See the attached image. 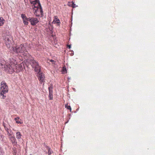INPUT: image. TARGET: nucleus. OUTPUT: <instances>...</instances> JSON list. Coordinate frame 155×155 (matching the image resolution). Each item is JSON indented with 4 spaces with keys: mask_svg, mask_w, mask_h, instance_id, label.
I'll list each match as a JSON object with an SVG mask.
<instances>
[{
    "mask_svg": "<svg viewBox=\"0 0 155 155\" xmlns=\"http://www.w3.org/2000/svg\"><path fill=\"white\" fill-rule=\"evenodd\" d=\"M5 62V64L0 63V68H4L5 71L10 74L14 72H19L23 69L24 67L22 64H18L17 61L14 58L10 59L9 63Z\"/></svg>",
    "mask_w": 155,
    "mask_h": 155,
    "instance_id": "obj_1",
    "label": "nucleus"
},
{
    "mask_svg": "<svg viewBox=\"0 0 155 155\" xmlns=\"http://www.w3.org/2000/svg\"><path fill=\"white\" fill-rule=\"evenodd\" d=\"M34 11L35 14L37 16H39L43 13L42 10L39 0H30Z\"/></svg>",
    "mask_w": 155,
    "mask_h": 155,
    "instance_id": "obj_2",
    "label": "nucleus"
},
{
    "mask_svg": "<svg viewBox=\"0 0 155 155\" xmlns=\"http://www.w3.org/2000/svg\"><path fill=\"white\" fill-rule=\"evenodd\" d=\"M13 51L16 53H22L24 56H27L28 54L26 47V45L21 44L19 46H16L13 48Z\"/></svg>",
    "mask_w": 155,
    "mask_h": 155,
    "instance_id": "obj_3",
    "label": "nucleus"
},
{
    "mask_svg": "<svg viewBox=\"0 0 155 155\" xmlns=\"http://www.w3.org/2000/svg\"><path fill=\"white\" fill-rule=\"evenodd\" d=\"M29 63L32 68L35 69V71L36 72L39 73L41 71L40 67L38 63L33 58L30 60Z\"/></svg>",
    "mask_w": 155,
    "mask_h": 155,
    "instance_id": "obj_4",
    "label": "nucleus"
},
{
    "mask_svg": "<svg viewBox=\"0 0 155 155\" xmlns=\"http://www.w3.org/2000/svg\"><path fill=\"white\" fill-rule=\"evenodd\" d=\"M1 86L0 94L2 96L3 98H4L5 97V96L4 95V94L8 92V87L6 83L4 81H2L1 83Z\"/></svg>",
    "mask_w": 155,
    "mask_h": 155,
    "instance_id": "obj_5",
    "label": "nucleus"
},
{
    "mask_svg": "<svg viewBox=\"0 0 155 155\" xmlns=\"http://www.w3.org/2000/svg\"><path fill=\"white\" fill-rule=\"evenodd\" d=\"M12 38L9 36L6 37L4 38L5 44L8 48H10L12 46Z\"/></svg>",
    "mask_w": 155,
    "mask_h": 155,
    "instance_id": "obj_6",
    "label": "nucleus"
},
{
    "mask_svg": "<svg viewBox=\"0 0 155 155\" xmlns=\"http://www.w3.org/2000/svg\"><path fill=\"white\" fill-rule=\"evenodd\" d=\"M38 73V77L39 80L41 82H44L45 81V75L42 73L40 72V71Z\"/></svg>",
    "mask_w": 155,
    "mask_h": 155,
    "instance_id": "obj_7",
    "label": "nucleus"
},
{
    "mask_svg": "<svg viewBox=\"0 0 155 155\" xmlns=\"http://www.w3.org/2000/svg\"><path fill=\"white\" fill-rule=\"evenodd\" d=\"M29 20H30V22H31V25H35L39 22L36 18L29 17Z\"/></svg>",
    "mask_w": 155,
    "mask_h": 155,
    "instance_id": "obj_8",
    "label": "nucleus"
},
{
    "mask_svg": "<svg viewBox=\"0 0 155 155\" xmlns=\"http://www.w3.org/2000/svg\"><path fill=\"white\" fill-rule=\"evenodd\" d=\"M21 17L22 18L23 21V22L25 25H28V21H30L29 18H27L25 14H22L21 15Z\"/></svg>",
    "mask_w": 155,
    "mask_h": 155,
    "instance_id": "obj_9",
    "label": "nucleus"
},
{
    "mask_svg": "<svg viewBox=\"0 0 155 155\" xmlns=\"http://www.w3.org/2000/svg\"><path fill=\"white\" fill-rule=\"evenodd\" d=\"M22 135L19 131L17 132L16 133V138L18 140L20 139L21 138Z\"/></svg>",
    "mask_w": 155,
    "mask_h": 155,
    "instance_id": "obj_10",
    "label": "nucleus"
},
{
    "mask_svg": "<svg viewBox=\"0 0 155 155\" xmlns=\"http://www.w3.org/2000/svg\"><path fill=\"white\" fill-rule=\"evenodd\" d=\"M54 21L56 24L59 25L60 23V21L58 19V17L57 16H55L54 17Z\"/></svg>",
    "mask_w": 155,
    "mask_h": 155,
    "instance_id": "obj_11",
    "label": "nucleus"
},
{
    "mask_svg": "<svg viewBox=\"0 0 155 155\" xmlns=\"http://www.w3.org/2000/svg\"><path fill=\"white\" fill-rule=\"evenodd\" d=\"M10 140L12 142L13 145H15L17 144L16 140L15 137L12 138Z\"/></svg>",
    "mask_w": 155,
    "mask_h": 155,
    "instance_id": "obj_12",
    "label": "nucleus"
},
{
    "mask_svg": "<svg viewBox=\"0 0 155 155\" xmlns=\"http://www.w3.org/2000/svg\"><path fill=\"white\" fill-rule=\"evenodd\" d=\"M49 99L50 100H52L53 99V91H49Z\"/></svg>",
    "mask_w": 155,
    "mask_h": 155,
    "instance_id": "obj_13",
    "label": "nucleus"
},
{
    "mask_svg": "<svg viewBox=\"0 0 155 155\" xmlns=\"http://www.w3.org/2000/svg\"><path fill=\"white\" fill-rule=\"evenodd\" d=\"M4 22V20L2 17L0 18V26L2 25Z\"/></svg>",
    "mask_w": 155,
    "mask_h": 155,
    "instance_id": "obj_14",
    "label": "nucleus"
},
{
    "mask_svg": "<svg viewBox=\"0 0 155 155\" xmlns=\"http://www.w3.org/2000/svg\"><path fill=\"white\" fill-rule=\"evenodd\" d=\"M65 108L67 109L68 110H70V111L71 112V107L70 106L68 105V104H66L65 105Z\"/></svg>",
    "mask_w": 155,
    "mask_h": 155,
    "instance_id": "obj_15",
    "label": "nucleus"
},
{
    "mask_svg": "<svg viewBox=\"0 0 155 155\" xmlns=\"http://www.w3.org/2000/svg\"><path fill=\"white\" fill-rule=\"evenodd\" d=\"M7 134L8 136H11V134H13V132L12 131V130H10L7 132Z\"/></svg>",
    "mask_w": 155,
    "mask_h": 155,
    "instance_id": "obj_16",
    "label": "nucleus"
},
{
    "mask_svg": "<svg viewBox=\"0 0 155 155\" xmlns=\"http://www.w3.org/2000/svg\"><path fill=\"white\" fill-rule=\"evenodd\" d=\"M53 86L52 84H51L48 87L49 91H53Z\"/></svg>",
    "mask_w": 155,
    "mask_h": 155,
    "instance_id": "obj_17",
    "label": "nucleus"
},
{
    "mask_svg": "<svg viewBox=\"0 0 155 155\" xmlns=\"http://www.w3.org/2000/svg\"><path fill=\"white\" fill-rule=\"evenodd\" d=\"M51 154V148H48V154L50 155Z\"/></svg>",
    "mask_w": 155,
    "mask_h": 155,
    "instance_id": "obj_18",
    "label": "nucleus"
},
{
    "mask_svg": "<svg viewBox=\"0 0 155 155\" xmlns=\"http://www.w3.org/2000/svg\"><path fill=\"white\" fill-rule=\"evenodd\" d=\"M62 71L64 73H67L66 69L65 67H63Z\"/></svg>",
    "mask_w": 155,
    "mask_h": 155,
    "instance_id": "obj_19",
    "label": "nucleus"
},
{
    "mask_svg": "<svg viewBox=\"0 0 155 155\" xmlns=\"http://www.w3.org/2000/svg\"><path fill=\"white\" fill-rule=\"evenodd\" d=\"M48 61L50 62H51L52 64H54L55 63V61L53 60H49Z\"/></svg>",
    "mask_w": 155,
    "mask_h": 155,
    "instance_id": "obj_20",
    "label": "nucleus"
},
{
    "mask_svg": "<svg viewBox=\"0 0 155 155\" xmlns=\"http://www.w3.org/2000/svg\"><path fill=\"white\" fill-rule=\"evenodd\" d=\"M8 136L9 137V138L10 140L13 137H14V136H13V134H11V136Z\"/></svg>",
    "mask_w": 155,
    "mask_h": 155,
    "instance_id": "obj_21",
    "label": "nucleus"
},
{
    "mask_svg": "<svg viewBox=\"0 0 155 155\" xmlns=\"http://www.w3.org/2000/svg\"><path fill=\"white\" fill-rule=\"evenodd\" d=\"M16 122L17 124H21L22 123V122H21L19 120H16Z\"/></svg>",
    "mask_w": 155,
    "mask_h": 155,
    "instance_id": "obj_22",
    "label": "nucleus"
},
{
    "mask_svg": "<svg viewBox=\"0 0 155 155\" xmlns=\"http://www.w3.org/2000/svg\"><path fill=\"white\" fill-rule=\"evenodd\" d=\"M3 153L2 152V150L0 148V155H2Z\"/></svg>",
    "mask_w": 155,
    "mask_h": 155,
    "instance_id": "obj_23",
    "label": "nucleus"
},
{
    "mask_svg": "<svg viewBox=\"0 0 155 155\" xmlns=\"http://www.w3.org/2000/svg\"><path fill=\"white\" fill-rule=\"evenodd\" d=\"M72 6L73 8H75L76 7L75 4H74V3H73Z\"/></svg>",
    "mask_w": 155,
    "mask_h": 155,
    "instance_id": "obj_24",
    "label": "nucleus"
},
{
    "mask_svg": "<svg viewBox=\"0 0 155 155\" xmlns=\"http://www.w3.org/2000/svg\"><path fill=\"white\" fill-rule=\"evenodd\" d=\"M19 119V117H17L15 118L14 119V120H15L16 121V120H18Z\"/></svg>",
    "mask_w": 155,
    "mask_h": 155,
    "instance_id": "obj_25",
    "label": "nucleus"
},
{
    "mask_svg": "<svg viewBox=\"0 0 155 155\" xmlns=\"http://www.w3.org/2000/svg\"><path fill=\"white\" fill-rule=\"evenodd\" d=\"M5 129L6 130V132H7L8 131V130H10V129H8L7 127L5 128Z\"/></svg>",
    "mask_w": 155,
    "mask_h": 155,
    "instance_id": "obj_26",
    "label": "nucleus"
},
{
    "mask_svg": "<svg viewBox=\"0 0 155 155\" xmlns=\"http://www.w3.org/2000/svg\"><path fill=\"white\" fill-rule=\"evenodd\" d=\"M68 47L69 48V49H70L71 48V45H68Z\"/></svg>",
    "mask_w": 155,
    "mask_h": 155,
    "instance_id": "obj_27",
    "label": "nucleus"
},
{
    "mask_svg": "<svg viewBox=\"0 0 155 155\" xmlns=\"http://www.w3.org/2000/svg\"><path fill=\"white\" fill-rule=\"evenodd\" d=\"M3 125L5 128L7 127L4 124H3Z\"/></svg>",
    "mask_w": 155,
    "mask_h": 155,
    "instance_id": "obj_28",
    "label": "nucleus"
},
{
    "mask_svg": "<svg viewBox=\"0 0 155 155\" xmlns=\"http://www.w3.org/2000/svg\"><path fill=\"white\" fill-rule=\"evenodd\" d=\"M1 136V134H0V137Z\"/></svg>",
    "mask_w": 155,
    "mask_h": 155,
    "instance_id": "obj_29",
    "label": "nucleus"
}]
</instances>
